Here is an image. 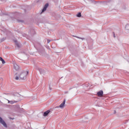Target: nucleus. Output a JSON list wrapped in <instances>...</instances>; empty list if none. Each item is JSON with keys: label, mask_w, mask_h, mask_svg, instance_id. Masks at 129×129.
Returning a JSON list of instances; mask_svg holds the SVG:
<instances>
[{"label": "nucleus", "mask_w": 129, "mask_h": 129, "mask_svg": "<svg viewBox=\"0 0 129 129\" xmlns=\"http://www.w3.org/2000/svg\"><path fill=\"white\" fill-rule=\"evenodd\" d=\"M28 74H29V72L28 71L19 72L16 74L15 79L16 80H26Z\"/></svg>", "instance_id": "1"}, {"label": "nucleus", "mask_w": 129, "mask_h": 129, "mask_svg": "<svg viewBox=\"0 0 129 129\" xmlns=\"http://www.w3.org/2000/svg\"><path fill=\"white\" fill-rule=\"evenodd\" d=\"M97 94L99 97H102L103 96V91L100 90L97 93Z\"/></svg>", "instance_id": "2"}, {"label": "nucleus", "mask_w": 129, "mask_h": 129, "mask_svg": "<svg viewBox=\"0 0 129 129\" xmlns=\"http://www.w3.org/2000/svg\"><path fill=\"white\" fill-rule=\"evenodd\" d=\"M0 122L4 125V126H5V127H7V124L1 117H0Z\"/></svg>", "instance_id": "3"}, {"label": "nucleus", "mask_w": 129, "mask_h": 129, "mask_svg": "<svg viewBox=\"0 0 129 129\" xmlns=\"http://www.w3.org/2000/svg\"><path fill=\"white\" fill-rule=\"evenodd\" d=\"M14 67L15 70H16V71H19V70H20V67H19V66H18V64H14Z\"/></svg>", "instance_id": "4"}, {"label": "nucleus", "mask_w": 129, "mask_h": 129, "mask_svg": "<svg viewBox=\"0 0 129 129\" xmlns=\"http://www.w3.org/2000/svg\"><path fill=\"white\" fill-rule=\"evenodd\" d=\"M65 102H66V101L65 100H63V102L61 103L60 105H59V107L60 108H64V106L65 105Z\"/></svg>", "instance_id": "5"}, {"label": "nucleus", "mask_w": 129, "mask_h": 129, "mask_svg": "<svg viewBox=\"0 0 129 129\" xmlns=\"http://www.w3.org/2000/svg\"><path fill=\"white\" fill-rule=\"evenodd\" d=\"M48 7H49V4H46L45 5L44 7L43 8L42 11V13H44V12H45V11H46V10H47V8H48Z\"/></svg>", "instance_id": "6"}, {"label": "nucleus", "mask_w": 129, "mask_h": 129, "mask_svg": "<svg viewBox=\"0 0 129 129\" xmlns=\"http://www.w3.org/2000/svg\"><path fill=\"white\" fill-rule=\"evenodd\" d=\"M50 112V110H48L47 111H45L44 113H43V116H47V115H48V114H49Z\"/></svg>", "instance_id": "7"}, {"label": "nucleus", "mask_w": 129, "mask_h": 129, "mask_svg": "<svg viewBox=\"0 0 129 129\" xmlns=\"http://www.w3.org/2000/svg\"><path fill=\"white\" fill-rule=\"evenodd\" d=\"M0 61H2L3 64H5L6 63V61L2 58V57H0Z\"/></svg>", "instance_id": "8"}, {"label": "nucleus", "mask_w": 129, "mask_h": 129, "mask_svg": "<svg viewBox=\"0 0 129 129\" xmlns=\"http://www.w3.org/2000/svg\"><path fill=\"white\" fill-rule=\"evenodd\" d=\"M77 16L78 18H80V17H81V13H78V14L77 15Z\"/></svg>", "instance_id": "9"}, {"label": "nucleus", "mask_w": 129, "mask_h": 129, "mask_svg": "<svg viewBox=\"0 0 129 129\" xmlns=\"http://www.w3.org/2000/svg\"><path fill=\"white\" fill-rule=\"evenodd\" d=\"M113 35L114 38H115V34L114 33V32L113 33Z\"/></svg>", "instance_id": "10"}, {"label": "nucleus", "mask_w": 129, "mask_h": 129, "mask_svg": "<svg viewBox=\"0 0 129 129\" xmlns=\"http://www.w3.org/2000/svg\"><path fill=\"white\" fill-rule=\"evenodd\" d=\"M50 42H51V41L49 39L47 40V43H50Z\"/></svg>", "instance_id": "11"}, {"label": "nucleus", "mask_w": 129, "mask_h": 129, "mask_svg": "<svg viewBox=\"0 0 129 129\" xmlns=\"http://www.w3.org/2000/svg\"><path fill=\"white\" fill-rule=\"evenodd\" d=\"M82 39V40H84V38H81Z\"/></svg>", "instance_id": "12"}]
</instances>
